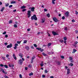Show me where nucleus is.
<instances>
[{"label": "nucleus", "mask_w": 78, "mask_h": 78, "mask_svg": "<svg viewBox=\"0 0 78 78\" xmlns=\"http://www.w3.org/2000/svg\"><path fill=\"white\" fill-rule=\"evenodd\" d=\"M31 20H37V18L36 17V15H34L33 16H31Z\"/></svg>", "instance_id": "f257e3e1"}, {"label": "nucleus", "mask_w": 78, "mask_h": 78, "mask_svg": "<svg viewBox=\"0 0 78 78\" xmlns=\"http://www.w3.org/2000/svg\"><path fill=\"white\" fill-rule=\"evenodd\" d=\"M52 19L53 21H54L55 22H59V20H58L55 17H54L52 18Z\"/></svg>", "instance_id": "f03ea898"}, {"label": "nucleus", "mask_w": 78, "mask_h": 78, "mask_svg": "<svg viewBox=\"0 0 78 78\" xmlns=\"http://www.w3.org/2000/svg\"><path fill=\"white\" fill-rule=\"evenodd\" d=\"M27 14L28 15V17L30 18V16H31V11H28Z\"/></svg>", "instance_id": "7ed1b4c3"}, {"label": "nucleus", "mask_w": 78, "mask_h": 78, "mask_svg": "<svg viewBox=\"0 0 78 78\" xmlns=\"http://www.w3.org/2000/svg\"><path fill=\"white\" fill-rule=\"evenodd\" d=\"M18 64L20 65H22V63H23V61L22 59H20L18 61Z\"/></svg>", "instance_id": "20e7f679"}, {"label": "nucleus", "mask_w": 78, "mask_h": 78, "mask_svg": "<svg viewBox=\"0 0 78 78\" xmlns=\"http://www.w3.org/2000/svg\"><path fill=\"white\" fill-rule=\"evenodd\" d=\"M12 46V44H10L9 45H8L7 46V48H11Z\"/></svg>", "instance_id": "39448f33"}, {"label": "nucleus", "mask_w": 78, "mask_h": 78, "mask_svg": "<svg viewBox=\"0 0 78 78\" xmlns=\"http://www.w3.org/2000/svg\"><path fill=\"white\" fill-rule=\"evenodd\" d=\"M1 71H2V72L5 75H6V74H7V73H6V72H5V71L3 70V69L2 68H1Z\"/></svg>", "instance_id": "423d86ee"}, {"label": "nucleus", "mask_w": 78, "mask_h": 78, "mask_svg": "<svg viewBox=\"0 0 78 78\" xmlns=\"http://www.w3.org/2000/svg\"><path fill=\"white\" fill-rule=\"evenodd\" d=\"M19 45V44H18L16 43L15 45V47H14V48L15 49V50H16V48H17V46H18Z\"/></svg>", "instance_id": "0eeeda50"}, {"label": "nucleus", "mask_w": 78, "mask_h": 78, "mask_svg": "<svg viewBox=\"0 0 78 78\" xmlns=\"http://www.w3.org/2000/svg\"><path fill=\"white\" fill-rule=\"evenodd\" d=\"M45 18H43L41 19V22L42 23H44L45 22Z\"/></svg>", "instance_id": "6e6552de"}, {"label": "nucleus", "mask_w": 78, "mask_h": 78, "mask_svg": "<svg viewBox=\"0 0 78 78\" xmlns=\"http://www.w3.org/2000/svg\"><path fill=\"white\" fill-rule=\"evenodd\" d=\"M69 12H66L65 13V15L66 16H67V17H68L69 16Z\"/></svg>", "instance_id": "1a4fd4ad"}, {"label": "nucleus", "mask_w": 78, "mask_h": 78, "mask_svg": "<svg viewBox=\"0 0 78 78\" xmlns=\"http://www.w3.org/2000/svg\"><path fill=\"white\" fill-rule=\"evenodd\" d=\"M53 34L54 35V36H56V35H58V34L52 31V32Z\"/></svg>", "instance_id": "9d476101"}, {"label": "nucleus", "mask_w": 78, "mask_h": 78, "mask_svg": "<svg viewBox=\"0 0 78 78\" xmlns=\"http://www.w3.org/2000/svg\"><path fill=\"white\" fill-rule=\"evenodd\" d=\"M56 64H57V65H58V66H59V65H61V62H60L59 61H57L56 62Z\"/></svg>", "instance_id": "9b49d317"}, {"label": "nucleus", "mask_w": 78, "mask_h": 78, "mask_svg": "<svg viewBox=\"0 0 78 78\" xmlns=\"http://www.w3.org/2000/svg\"><path fill=\"white\" fill-rule=\"evenodd\" d=\"M70 69H67V74L68 75H69V73H70Z\"/></svg>", "instance_id": "f8f14e48"}, {"label": "nucleus", "mask_w": 78, "mask_h": 78, "mask_svg": "<svg viewBox=\"0 0 78 78\" xmlns=\"http://www.w3.org/2000/svg\"><path fill=\"white\" fill-rule=\"evenodd\" d=\"M13 57L14 58V59H15V60H16L17 58H16V55H15V54H13Z\"/></svg>", "instance_id": "ddd939ff"}, {"label": "nucleus", "mask_w": 78, "mask_h": 78, "mask_svg": "<svg viewBox=\"0 0 78 78\" xmlns=\"http://www.w3.org/2000/svg\"><path fill=\"white\" fill-rule=\"evenodd\" d=\"M31 11L32 12H33V11H34V7H32L31 8Z\"/></svg>", "instance_id": "4468645a"}, {"label": "nucleus", "mask_w": 78, "mask_h": 78, "mask_svg": "<svg viewBox=\"0 0 78 78\" xmlns=\"http://www.w3.org/2000/svg\"><path fill=\"white\" fill-rule=\"evenodd\" d=\"M26 8V7L24 5L20 7V8L21 9H24V8Z\"/></svg>", "instance_id": "2eb2a0df"}, {"label": "nucleus", "mask_w": 78, "mask_h": 78, "mask_svg": "<svg viewBox=\"0 0 78 78\" xmlns=\"http://www.w3.org/2000/svg\"><path fill=\"white\" fill-rule=\"evenodd\" d=\"M56 1V0H52V4L53 5H55V1Z\"/></svg>", "instance_id": "dca6fc26"}, {"label": "nucleus", "mask_w": 78, "mask_h": 78, "mask_svg": "<svg viewBox=\"0 0 78 78\" xmlns=\"http://www.w3.org/2000/svg\"><path fill=\"white\" fill-rule=\"evenodd\" d=\"M25 48L27 50H29V49H30V48L28 46H26Z\"/></svg>", "instance_id": "f3484780"}, {"label": "nucleus", "mask_w": 78, "mask_h": 78, "mask_svg": "<svg viewBox=\"0 0 78 78\" xmlns=\"http://www.w3.org/2000/svg\"><path fill=\"white\" fill-rule=\"evenodd\" d=\"M76 50L75 49H73V51L72 52L73 53H75V52H76Z\"/></svg>", "instance_id": "a211bd4d"}, {"label": "nucleus", "mask_w": 78, "mask_h": 78, "mask_svg": "<svg viewBox=\"0 0 78 78\" xmlns=\"http://www.w3.org/2000/svg\"><path fill=\"white\" fill-rule=\"evenodd\" d=\"M16 3V2L12 1L11 2V4H14V3Z\"/></svg>", "instance_id": "6ab92c4d"}, {"label": "nucleus", "mask_w": 78, "mask_h": 78, "mask_svg": "<svg viewBox=\"0 0 78 78\" xmlns=\"http://www.w3.org/2000/svg\"><path fill=\"white\" fill-rule=\"evenodd\" d=\"M4 9H5V7H2L1 10V12H3V11Z\"/></svg>", "instance_id": "aec40b11"}, {"label": "nucleus", "mask_w": 78, "mask_h": 78, "mask_svg": "<svg viewBox=\"0 0 78 78\" xmlns=\"http://www.w3.org/2000/svg\"><path fill=\"white\" fill-rule=\"evenodd\" d=\"M69 66H73V64L72 63H70V64H69Z\"/></svg>", "instance_id": "412c9836"}, {"label": "nucleus", "mask_w": 78, "mask_h": 78, "mask_svg": "<svg viewBox=\"0 0 78 78\" xmlns=\"http://www.w3.org/2000/svg\"><path fill=\"white\" fill-rule=\"evenodd\" d=\"M36 49H37V50H39V51H40V50H41V48H36Z\"/></svg>", "instance_id": "4be33fe9"}, {"label": "nucleus", "mask_w": 78, "mask_h": 78, "mask_svg": "<svg viewBox=\"0 0 78 78\" xmlns=\"http://www.w3.org/2000/svg\"><path fill=\"white\" fill-rule=\"evenodd\" d=\"M4 66L5 67V68H6V69H7V68H8V66H7L6 65H4Z\"/></svg>", "instance_id": "5701e85b"}, {"label": "nucleus", "mask_w": 78, "mask_h": 78, "mask_svg": "<svg viewBox=\"0 0 78 78\" xmlns=\"http://www.w3.org/2000/svg\"><path fill=\"white\" fill-rule=\"evenodd\" d=\"M47 16L48 17H50V14L49 13L47 14Z\"/></svg>", "instance_id": "b1692460"}, {"label": "nucleus", "mask_w": 78, "mask_h": 78, "mask_svg": "<svg viewBox=\"0 0 78 78\" xmlns=\"http://www.w3.org/2000/svg\"><path fill=\"white\" fill-rule=\"evenodd\" d=\"M9 67H14V65H10V64H9Z\"/></svg>", "instance_id": "393cba45"}, {"label": "nucleus", "mask_w": 78, "mask_h": 78, "mask_svg": "<svg viewBox=\"0 0 78 78\" xmlns=\"http://www.w3.org/2000/svg\"><path fill=\"white\" fill-rule=\"evenodd\" d=\"M51 45V43H50L48 44L47 46H48V47H49L50 46V45Z\"/></svg>", "instance_id": "a878e982"}, {"label": "nucleus", "mask_w": 78, "mask_h": 78, "mask_svg": "<svg viewBox=\"0 0 78 78\" xmlns=\"http://www.w3.org/2000/svg\"><path fill=\"white\" fill-rule=\"evenodd\" d=\"M19 56H20V58H22V54H20L19 55Z\"/></svg>", "instance_id": "bb28decb"}, {"label": "nucleus", "mask_w": 78, "mask_h": 78, "mask_svg": "<svg viewBox=\"0 0 78 78\" xmlns=\"http://www.w3.org/2000/svg\"><path fill=\"white\" fill-rule=\"evenodd\" d=\"M44 63H41L40 64V66H41V67H43V66H44Z\"/></svg>", "instance_id": "cd10ccee"}, {"label": "nucleus", "mask_w": 78, "mask_h": 78, "mask_svg": "<svg viewBox=\"0 0 78 78\" xmlns=\"http://www.w3.org/2000/svg\"><path fill=\"white\" fill-rule=\"evenodd\" d=\"M2 59H3V60H5V61H6V59H5V57H2Z\"/></svg>", "instance_id": "c85d7f7f"}, {"label": "nucleus", "mask_w": 78, "mask_h": 78, "mask_svg": "<svg viewBox=\"0 0 78 78\" xmlns=\"http://www.w3.org/2000/svg\"><path fill=\"white\" fill-rule=\"evenodd\" d=\"M33 75V73H30L29 74V76H31Z\"/></svg>", "instance_id": "c756f323"}, {"label": "nucleus", "mask_w": 78, "mask_h": 78, "mask_svg": "<svg viewBox=\"0 0 78 78\" xmlns=\"http://www.w3.org/2000/svg\"><path fill=\"white\" fill-rule=\"evenodd\" d=\"M20 42H21L20 41H18L16 42V43H17V44H20Z\"/></svg>", "instance_id": "7c9ffc66"}, {"label": "nucleus", "mask_w": 78, "mask_h": 78, "mask_svg": "<svg viewBox=\"0 0 78 78\" xmlns=\"http://www.w3.org/2000/svg\"><path fill=\"white\" fill-rule=\"evenodd\" d=\"M27 42V41L26 40H25L24 41L23 43L24 44H26Z\"/></svg>", "instance_id": "2f4dec72"}, {"label": "nucleus", "mask_w": 78, "mask_h": 78, "mask_svg": "<svg viewBox=\"0 0 78 78\" xmlns=\"http://www.w3.org/2000/svg\"><path fill=\"white\" fill-rule=\"evenodd\" d=\"M59 41L61 43H62V42H64V41H63V40H60Z\"/></svg>", "instance_id": "473e14b6"}, {"label": "nucleus", "mask_w": 78, "mask_h": 78, "mask_svg": "<svg viewBox=\"0 0 78 78\" xmlns=\"http://www.w3.org/2000/svg\"><path fill=\"white\" fill-rule=\"evenodd\" d=\"M63 39L65 41H66V40H67V37H64Z\"/></svg>", "instance_id": "72a5a7b5"}, {"label": "nucleus", "mask_w": 78, "mask_h": 78, "mask_svg": "<svg viewBox=\"0 0 78 78\" xmlns=\"http://www.w3.org/2000/svg\"><path fill=\"white\" fill-rule=\"evenodd\" d=\"M14 27H15V28H17V26L16 24H14Z\"/></svg>", "instance_id": "f704fd0d"}, {"label": "nucleus", "mask_w": 78, "mask_h": 78, "mask_svg": "<svg viewBox=\"0 0 78 78\" xmlns=\"http://www.w3.org/2000/svg\"><path fill=\"white\" fill-rule=\"evenodd\" d=\"M69 59H70V61H71L73 60V58H72L71 57H69Z\"/></svg>", "instance_id": "c9c22d12"}, {"label": "nucleus", "mask_w": 78, "mask_h": 78, "mask_svg": "<svg viewBox=\"0 0 78 78\" xmlns=\"http://www.w3.org/2000/svg\"><path fill=\"white\" fill-rule=\"evenodd\" d=\"M28 67H29V68H31V65L29 64L28 65Z\"/></svg>", "instance_id": "e433bc0d"}, {"label": "nucleus", "mask_w": 78, "mask_h": 78, "mask_svg": "<svg viewBox=\"0 0 78 78\" xmlns=\"http://www.w3.org/2000/svg\"><path fill=\"white\" fill-rule=\"evenodd\" d=\"M42 55H44V56H47V55L45 54V53H42Z\"/></svg>", "instance_id": "4c0bfd02"}, {"label": "nucleus", "mask_w": 78, "mask_h": 78, "mask_svg": "<svg viewBox=\"0 0 78 78\" xmlns=\"http://www.w3.org/2000/svg\"><path fill=\"white\" fill-rule=\"evenodd\" d=\"M62 19L63 20H64V19H65V16H62Z\"/></svg>", "instance_id": "58836bf2"}, {"label": "nucleus", "mask_w": 78, "mask_h": 78, "mask_svg": "<svg viewBox=\"0 0 78 78\" xmlns=\"http://www.w3.org/2000/svg\"><path fill=\"white\" fill-rule=\"evenodd\" d=\"M9 5V4L7 3L5 4V6L6 7L8 6Z\"/></svg>", "instance_id": "ea45409f"}, {"label": "nucleus", "mask_w": 78, "mask_h": 78, "mask_svg": "<svg viewBox=\"0 0 78 78\" xmlns=\"http://www.w3.org/2000/svg\"><path fill=\"white\" fill-rule=\"evenodd\" d=\"M76 12V15H78V12L76 10L75 11Z\"/></svg>", "instance_id": "a19ab883"}, {"label": "nucleus", "mask_w": 78, "mask_h": 78, "mask_svg": "<svg viewBox=\"0 0 78 78\" xmlns=\"http://www.w3.org/2000/svg\"><path fill=\"white\" fill-rule=\"evenodd\" d=\"M44 72H45V73H48V71H47V70H45L44 71Z\"/></svg>", "instance_id": "79ce46f5"}, {"label": "nucleus", "mask_w": 78, "mask_h": 78, "mask_svg": "<svg viewBox=\"0 0 78 78\" xmlns=\"http://www.w3.org/2000/svg\"><path fill=\"white\" fill-rule=\"evenodd\" d=\"M26 10H27L26 9H24L22 10V11L23 12H25V11H26Z\"/></svg>", "instance_id": "37998d69"}, {"label": "nucleus", "mask_w": 78, "mask_h": 78, "mask_svg": "<svg viewBox=\"0 0 78 78\" xmlns=\"http://www.w3.org/2000/svg\"><path fill=\"white\" fill-rule=\"evenodd\" d=\"M61 58L62 59H64V57L63 55H62L61 56Z\"/></svg>", "instance_id": "c03bdc74"}, {"label": "nucleus", "mask_w": 78, "mask_h": 78, "mask_svg": "<svg viewBox=\"0 0 78 78\" xmlns=\"http://www.w3.org/2000/svg\"><path fill=\"white\" fill-rule=\"evenodd\" d=\"M34 47H37V45H36V44H34Z\"/></svg>", "instance_id": "a18cd8bd"}, {"label": "nucleus", "mask_w": 78, "mask_h": 78, "mask_svg": "<svg viewBox=\"0 0 78 78\" xmlns=\"http://www.w3.org/2000/svg\"><path fill=\"white\" fill-rule=\"evenodd\" d=\"M20 78H22V75L20 74Z\"/></svg>", "instance_id": "49530a36"}, {"label": "nucleus", "mask_w": 78, "mask_h": 78, "mask_svg": "<svg viewBox=\"0 0 78 78\" xmlns=\"http://www.w3.org/2000/svg\"><path fill=\"white\" fill-rule=\"evenodd\" d=\"M44 11L45 12H46V11H47V9H44Z\"/></svg>", "instance_id": "de8ad7c7"}, {"label": "nucleus", "mask_w": 78, "mask_h": 78, "mask_svg": "<svg viewBox=\"0 0 78 78\" xmlns=\"http://www.w3.org/2000/svg\"><path fill=\"white\" fill-rule=\"evenodd\" d=\"M3 34H6V32L4 31V32L3 33Z\"/></svg>", "instance_id": "09e8293b"}, {"label": "nucleus", "mask_w": 78, "mask_h": 78, "mask_svg": "<svg viewBox=\"0 0 78 78\" xmlns=\"http://www.w3.org/2000/svg\"><path fill=\"white\" fill-rule=\"evenodd\" d=\"M12 23V21L10 20L9 22V23L10 24L11 23Z\"/></svg>", "instance_id": "8fccbe9b"}, {"label": "nucleus", "mask_w": 78, "mask_h": 78, "mask_svg": "<svg viewBox=\"0 0 78 78\" xmlns=\"http://www.w3.org/2000/svg\"><path fill=\"white\" fill-rule=\"evenodd\" d=\"M42 77H43V78H45V75H42Z\"/></svg>", "instance_id": "3c124183"}, {"label": "nucleus", "mask_w": 78, "mask_h": 78, "mask_svg": "<svg viewBox=\"0 0 78 78\" xmlns=\"http://www.w3.org/2000/svg\"><path fill=\"white\" fill-rule=\"evenodd\" d=\"M0 66H1V67H3V66H4V65H3V64H1L0 65Z\"/></svg>", "instance_id": "603ef678"}, {"label": "nucleus", "mask_w": 78, "mask_h": 78, "mask_svg": "<svg viewBox=\"0 0 78 78\" xmlns=\"http://www.w3.org/2000/svg\"><path fill=\"white\" fill-rule=\"evenodd\" d=\"M31 64H33V59H31Z\"/></svg>", "instance_id": "864d4df0"}, {"label": "nucleus", "mask_w": 78, "mask_h": 78, "mask_svg": "<svg viewBox=\"0 0 78 78\" xmlns=\"http://www.w3.org/2000/svg\"><path fill=\"white\" fill-rule=\"evenodd\" d=\"M12 5H10L9 6V8H12Z\"/></svg>", "instance_id": "5fc2aeb1"}, {"label": "nucleus", "mask_w": 78, "mask_h": 78, "mask_svg": "<svg viewBox=\"0 0 78 78\" xmlns=\"http://www.w3.org/2000/svg\"><path fill=\"white\" fill-rule=\"evenodd\" d=\"M35 58V56H33L32 57V59H34Z\"/></svg>", "instance_id": "6e6d98bb"}, {"label": "nucleus", "mask_w": 78, "mask_h": 78, "mask_svg": "<svg viewBox=\"0 0 78 78\" xmlns=\"http://www.w3.org/2000/svg\"><path fill=\"white\" fill-rule=\"evenodd\" d=\"M9 56V55H6V58H8Z\"/></svg>", "instance_id": "4d7b16f0"}, {"label": "nucleus", "mask_w": 78, "mask_h": 78, "mask_svg": "<svg viewBox=\"0 0 78 78\" xmlns=\"http://www.w3.org/2000/svg\"><path fill=\"white\" fill-rule=\"evenodd\" d=\"M25 70H28V68H27V67H25Z\"/></svg>", "instance_id": "13d9d810"}, {"label": "nucleus", "mask_w": 78, "mask_h": 78, "mask_svg": "<svg viewBox=\"0 0 78 78\" xmlns=\"http://www.w3.org/2000/svg\"><path fill=\"white\" fill-rule=\"evenodd\" d=\"M74 44H78V42H77V41L75 42H74Z\"/></svg>", "instance_id": "bf43d9fd"}, {"label": "nucleus", "mask_w": 78, "mask_h": 78, "mask_svg": "<svg viewBox=\"0 0 78 78\" xmlns=\"http://www.w3.org/2000/svg\"><path fill=\"white\" fill-rule=\"evenodd\" d=\"M27 31H30V28L28 29H27Z\"/></svg>", "instance_id": "052dcab7"}, {"label": "nucleus", "mask_w": 78, "mask_h": 78, "mask_svg": "<svg viewBox=\"0 0 78 78\" xmlns=\"http://www.w3.org/2000/svg\"><path fill=\"white\" fill-rule=\"evenodd\" d=\"M7 44H8V43L7 42H5V45H7Z\"/></svg>", "instance_id": "680f3d73"}, {"label": "nucleus", "mask_w": 78, "mask_h": 78, "mask_svg": "<svg viewBox=\"0 0 78 78\" xmlns=\"http://www.w3.org/2000/svg\"><path fill=\"white\" fill-rule=\"evenodd\" d=\"M5 36V37L7 38L8 37V35L6 34Z\"/></svg>", "instance_id": "e2e57ef3"}, {"label": "nucleus", "mask_w": 78, "mask_h": 78, "mask_svg": "<svg viewBox=\"0 0 78 78\" xmlns=\"http://www.w3.org/2000/svg\"><path fill=\"white\" fill-rule=\"evenodd\" d=\"M72 22H75V20L73 19L72 20Z\"/></svg>", "instance_id": "0e129e2a"}, {"label": "nucleus", "mask_w": 78, "mask_h": 78, "mask_svg": "<svg viewBox=\"0 0 78 78\" xmlns=\"http://www.w3.org/2000/svg\"><path fill=\"white\" fill-rule=\"evenodd\" d=\"M40 51L41 52H42L44 51V49H41Z\"/></svg>", "instance_id": "69168bd1"}, {"label": "nucleus", "mask_w": 78, "mask_h": 78, "mask_svg": "<svg viewBox=\"0 0 78 78\" xmlns=\"http://www.w3.org/2000/svg\"><path fill=\"white\" fill-rule=\"evenodd\" d=\"M5 78H8V77L7 76H5Z\"/></svg>", "instance_id": "338daca9"}, {"label": "nucleus", "mask_w": 78, "mask_h": 78, "mask_svg": "<svg viewBox=\"0 0 78 78\" xmlns=\"http://www.w3.org/2000/svg\"><path fill=\"white\" fill-rule=\"evenodd\" d=\"M48 33V36H51L50 35V34H49V33Z\"/></svg>", "instance_id": "774afa93"}]
</instances>
